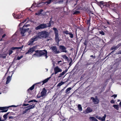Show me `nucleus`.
I'll return each mask as SVG.
<instances>
[{
	"instance_id": "b1692460",
	"label": "nucleus",
	"mask_w": 121,
	"mask_h": 121,
	"mask_svg": "<svg viewBox=\"0 0 121 121\" xmlns=\"http://www.w3.org/2000/svg\"><path fill=\"white\" fill-rule=\"evenodd\" d=\"M53 30L54 31L55 35H59V31L56 28L54 27L53 28Z\"/></svg>"
},
{
	"instance_id": "09e8293b",
	"label": "nucleus",
	"mask_w": 121,
	"mask_h": 121,
	"mask_svg": "<svg viewBox=\"0 0 121 121\" xmlns=\"http://www.w3.org/2000/svg\"><path fill=\"white\" fill-rule=\"evenodd\" d=\"M72 60L71 58V61L69 64V67H70L72 65Z\"/></svg>"
},
{
	"instance_id": "58836bf2",
	"label": "nucleus",
	"mask_w": 121,
	"mask_h": 121,
	"mask_svg": "<svg viewBox=\"0 0 121 121\" xmlns=\"http://www.w3.org/2000/svg\"><path fill=\"white\" fill-rule=\"evenodd\" d=\"M69 37L71 38H73V35L71 33L69 32Z\"/></svg>"
},
{
	"instance_id": "e2e57ef3",
	"label": "nucleus",
	"mask_w": 121,
	"mask_h": 121,
	"mask_svg": "<svg viewBox=\"0 0 121 121\" xmlns=\"http://www.w3.org/2000/svg\"><path fill=\"white\" fill-rule=\"evenodd\" d=\"M29 105V104H24V105L25 106H26L28 105Z\"/></svg>"
},
{
	"instance_id": "dca6fc26",
	"label": "nucleus",
	"mask_w": 121,
	"mask_h": 121,
	"mask_svg": "<svg viewBox=\"0 0 121 121\" xmlns=\"http://www.w3.org/2000/svg\"><path fill=\"white\" fill-rule=\"evenodd\" d=\"M51 78V77H49L48 78H47L45 79L43 81H41L37 83V84L41 83H42L43 82V84H42V85H43L44 84L47 82Z\"/></svg>"
},
{
	"instance_id": "c9c22d12",
	"label": "nucleus",
	"mask_w": 121,
	"mask_h": 121,
	"mask_svg": "<svg viewBox=\"0 0 121 121\" xmlns=\"http://www.w3.org/2000/svg\"><path fill=\"white\" fill-rule=\"evenodd\" d=\"M69 32H69L67 30H66L65 31H64L63 32V33L65 34H66L67 35V34H69Z\"/></svg>"
},
{
	"instance_id": "4c0bfd02",
	"label": "nucleus",
	"mask_w": 121,
	"mask_h": 121,
	"mask_svg": "<svg viewBox=\"0 0 121 121\" xmlns=\"http://www.w3.org/2000/svg\"><path fill=\"white\" fill-rule=\"evenodd\" d=\"M84 45L85 46V50L87 46V43H86V40L83 43Z\"/></svg>"
},
{
	"instance_id": "f704fd0d",
	"label": "nucleus",
	"mask_w": 121,
	"mask_h": 121,
	"mask_svg": "<svg viewBox=\"0 0 121 121\" xmlns=\"http://www.w3.org/2000/svg\"><path fill=\"white\" fill-rule=\"evenodd\" d=\"M35 85V84L33 85L32 86H31L29 89H28V90H33L34 88Z\"/></svg>"
},
{
	"instance_id": "3c124183",
	"label": "nucleus",
	"mask_w": 121,
	"mask_h": 121,
	"mask_svg": "<svg viewBox=\"0 0 121 121\" xmlns=\"http://www.w3.org/2000/svg\"><path fill=\"white\" fill-rule=\"evenodd\" d=\"M117 54H121V51H119L117 53Z\"/></svg>"
},
{
	"instance_id": "0e129e2a",
	"label": "nucleus",
	"mask_w": 121,
	"mask_h": 121,
	"mask_svg": "<svg viewBox=\"0 0 121 121\" xmlns=\"http://www.w3.org/2000/svg\"><path fill=\"white\" fill-rule=\"evenodd\" d=\"M10 68V67H9V68H8V70H7V73H6V74H7V72H8L9 71V69Z\"/></svg>"
},
{
	"instance_id": "338daca9",
	"label": "nucleus",
	"mask_w": 121,
	"mask_h": 121,
	"mask_svg": "<svg viewBox=\"0 0 121 121\" xmlns=\"http://www.w3.org/2000/svg\"><path fill=\"white\" fill-rule=\"evenodd\" d=\"M90 56L91 57H93L94 58L95 57V56H94L93 55H91Z\"/></svg>"
},
{
	"instance_id": "7c9ffc66",
	"label": "nucleus",
	"mask_w": 121,
	"mask_h": 121,
	"mask_svg": "<svg viewBox=\"0 0 121 121\" xmlns=\"http://www.w3.org/2000/svg\"><path fill=\"white\" fill-rule=\"evenodd\" d=\"M78 110L80 111H81L82 110V108L80 104H78Z\"/></svg>"
},
{
	"instance_id": "423d86ee",
	"label": "nucleus",
	"mask_w": 121,
	"mask_h": 121,
	"mask_svg": "<svg viewBox=\"0 0 121 121\" xmlns=\"http://www.w3.org/2000/svg\"><path fill=\"white\" fill-rule=\"evenodd\" d=\"M54 74H57L58 72H61L62 70L59 68L58 66L55 67L54 69Z\"/></svg>"
},
{
	"instance_id": "9d476101",
	"label": "nucleus",
	"mask_w": 121,
	"mask_h": 121,
	"mask_svg": "<svg viewBox=\"0 0 121 121\" xmlns=\"http://www.w3.org/2000/svg\"><path fill=\"white\" fill-rule=\"evenodd\" d=\"M51 49H52L53 52L55 54H58L60 53L59 51L57 49L56 46H52L51 48Z\"/></svg>"
},
{
	"instance_id": "e433bc0d",
	"label": "nucleus",
	"mask_w": 121,
	"mask_h": 121,
	"mask_svg": "<svg viewBox=\"0 0 121 121\" xmlns=\"http://www.w3.org/2000/svg\"><path fill=\"white\" fill-rule=\"evenodd\" d=\"M33 101H34V102H38V101H37L35 100H31L29 101L28 102V103H30V102H32Z\"/></svg>"
},
{
	"instance_id": "052dcab7",
	"label": "nucleus",
	"mask_w": 121,
	"mask_h": 121,
	"mask_svg": "<svg viewBox=\"0 0 121 121\" xmlns=\"http://www.w3.org/2000/svg\"><path fill=\"white\" fill-rule=\"evenodd\" d=\"M9 119H13V117L12 116H10L9 117Z\"/></svg>"
},
{
	"instance_id": "2eb2a0df",
	"label": "nucleus",
	"mask_w": 121,
	"mask_h": 121,
	"mask_svg": "<svg viewBox=\"0 0 121 121\" xmlns=\"http://www.w3.org/2000/svg\"><path fill=\"white\" fill-rule=\"evenodd\" d=\"M13 15L14 18H15L16 19H19L22 17V13H21L20 14L17 15L15 17V14L13 13Z\"/></svg>"
},
{
	"instance_id": "f03ea898",
	"label": "nucleus",
	"mask_w": 121,
	"mask_h": 121,
	"mask_svg": "<svg viewBox=\"0 0 121 121\" xmlns=\"http://www.w3.org/2000/svg\"><path fill=\"white\" fill-rule=\"evenodd\" d=\"M50 34V33L47 32L46 31H41L38 33V35H36L37 37L38 40L43 38H46L48 37Z\"/></svg>"
},
{
	"instance_id": "c03bdc74",
	"label": "nucleus",
	"mask_w": 121,
	"mask_h": 121,
	"mask_svg": "<svg viewBox=\"0 0 121 121\" xmlns=\"http://www.w3.org/2000/svg\"><path fill=\"white\" fill-rule=\"evenodd\" d=\"M99 34L102 35H104V32L103 31H101L99 32Z\"/></svg>"
},
{
	"instance_id": "774afa93",
	"label": "nucleus",
	"mask_w": 121,
	"mask_h": 121,
	"mask_svg": "<svg viewBox=\"0 0 121 121\" xmlns=\"http://www.w3.org/2000/svg\"><path fill=\"white\" fill-rule=\"evenodd\" d=\"M119 105H120V107H121V102H120V103H119Z\"/></svg>"
},
{
	"instance_id": "a878e982",
	"label": "nucleus",
	"mask_w": 121,
	"mask_h": 121,
	"mask_svg": "<svg viewBox=\"0 0 121 121\" xmlns=\"http://www.w3.org/2000/svg\"><path fill=\"white\" fill-rule=\"evenodd\" d=\"M91 121H98V120L95 117H90L89 118Z\"/></svg>"
},
{
	"instance_id": "603ef678",
	"label": "nucleus",
	"mask_w": 121,
	"mask_h": 121,
	"mask_svg": "<svg viewBox=\"0 0 121 121\" xmlns=\"http://www.w3.org/2000/svg\"><path fill=\"white\" fill-rule=\"evenodd\" d=\"M27 111H26V110H25V111H23L22 112V114H24V113H26V112H27Z\"/></svg>"
},
{
	"instance_id": "a211bd4d",
	"label": "nucleus",
	"mask_w": 121,
	"mask_h": 121,
	"mask_svg": "<svg viewBox=\"0 0 121 121\" xmlns=\"http://www.w3.org/2000/svg\"><path fill=\"white\" fill-rule=\"evenodd\" d=\"M59 35H55V39L56 41V42L57 43H58L60 41V39L59 38Z\"/></svg>"
},
{
	"instance_id": "cd10ccee",
	"label": "nucleus",
	"mask_w": 121,
	"mask_h": 121,
	"mask_svg": "<svg viewBox=\"0 0 121 121\" xmlns=\"http://www.w3.org/2000/svg\"><path fill=\"white\" fill-rule=\"evenodd\" d=\"M43 11L42 9H41L39 11H38V12L36 13L35 14L36 15H39L41 14L42 12Z\"/></svg>"
},
{
	"instance_id": "ddd939ff",
	"label": "nucleus",
	"mask_w": 121,
	"mask_h": 121,
	"mask_svg": "<svg viewBox=\"0 0 121 121\" xmlns=\"http://www.w3.org/2000/svg\"><path fill=\"white\" fill-rule=\"evenodd\" d=\"M36 47L35 46L30 48L28 51L26 53V54L31 53L35 50Z\"/></svg>"
},
{
	"instance_id": "69168bd1",
	"label": "nucleus",
	"mask_w": 121,
	"mask_h": 121,
	"mask_svg": "<svg viewBox=\"0 0 121 121\" xmlns=\"http://www.w3.org/2000/svg\"><path fill=\"white\" fill-rule=\"evenodd\" d=\"M99 117V116H96V117H95L97 118L98 119Z\"/></svg>"
},
{
	"instance_id": "5fc2aeb1",
	"label": "nucleus",
	"mask_w": 121,
	"mask_h": 121,
	"mask_svg": "<svg viewBox=\"0 0 121 121\" xmlns=\"http://www.w3.org/2000/svg\"><path fill=\"white\" fill-rule=\"evenodd\" d=\"M117 95H113L112 96V97H114V98H115L116 97H117Z\"/></svg>"
},
{
	"instance_id": "a19ab883",
	"label": "nucleus",
	"mask_w": 121,
	"mask_h": 121,
	"mask_svg": "<svg viewBox=\"0 0 121 121\" xmlns=\"http://www.w3.org/2000/svg\"><path fill=\"white\" fill-rule=\"evenodd\" d=\"M27 19H28V17H27L26 18V19H25L22 22L20 23V24H19V26H20L21 24L22 23H24L25 22H26V20H27Z\"/></svg>"
},
{
	"instance_id": "680f3d73",
	"label": "nucleus",
	"mask_w": 121,
	"mask_h": 121,
	"mask_svg": "<svg viewBox=\"0 0 121 121\" xmlns=\"http://www.w3.org/2000/svg\"><path fill=\"white\" fill-rule=\"evenodd\" d=\"M90 20H88L87 21V23L88 24V23H90Z\"/></svg>"
},
{
	"instance_id": "79ce46f5",
	"label": "nucleus",
	"mask_w": 121,
	"mask_h": 121,
	"mask_svg": "<svg viewBox=\"0 0 121 121\" xmlns=\"http://www.w3.org/2000/svg\"><path fill=\"white\" fill-rule=\"evenodd\" d=\"M80 12L79 11H75V12L74 13H73V14H77L79 13H80Z\"/></svg>"
},
{
	"instance_id": "13d9d810",
	"label": "nucleus",
	"mask_w": 121,
	"mask_h": 121,
	"mask_svg": "<svg viewBox=\"0 0 121 121\" xmlns=\"http://www.w3.org/2000/svg\"><path fill=\"white\" fill-rule=\"evenodd\" d=\"M0 121H4V120H2L1 116H0Z\"/></svg>"
},
{
	"instance_id": "49530a36",
	"label": "nucleus",
	"mask_w": 121,
	"mask_h": 121,
	"mask_svg": "<svg viewBox=\"0 0 121 121\" xmlns=\"http://www.w3.org/2000/svg\"><path fill=\"white\" fill-rule=\"evenodd\" d=\"M29 26V25H28V24H27V25H24L23 27H23V28H24L25 27H27L28 26Z\"/></svg>"
},
{
	"instance_id": "864d4df0",
	"label": "nucleus",
	"mask_w": 121,
	"mask_h": 121,
	"mask_svg": "<svg viewBox=\"0 0 121 121\" xmlns=\"http://www.w3.org/2000/svg\"><path fill=\"white\" fill-rule=\"evenodd\" d=\"M41 97H42V96H41V95L40 96H39L38 95H37V98H39Z\"/></svg>"
},
{
	"instance_id": "bf43d9fd",
	"label": "nucleus",
	"mask_w": 121,
	"mask_h": 121,
	"mask_svg": "<svg viewBox=\"0 0 121 121\" xmlns=\"http://www.w3.org/2000/svg\"><path fill=\"white\" fill-rule=\"evenodd\" d=\"M17 106H16L15 105H12L10 107H17Z\"/></svg>"
},
{
	"instance_id": "393cba45",
	"label": "nucleus",
	"mask_w": 121,
	"mask_h": 121,
	"mask_svg": "<svg viewBox=\"0 0 121 121\" xmlns=\"http://www.w3.org/2000/svg\"><path fill=\"white\" fill-rule=\"evenodd\" d=\"M9 112H8L6 114H5L3 116V117L4 118V119L3 120H4V121H5L7 119V116L9 114Z\"/></svg>"
},
{
	"instance_id": "4468645a",
	"label": "nucleus",
	"mask_w": 121,
	"mask_h": 121,
	"mask_svg": "<svg viewBox=\"0 0 121 121\" xmlns=\"http://www.w3.org/2000/svg\"><path fill=\"white\" fill-rule=\"evenodd\" d=\"M47 90L45 88H44L42 90V91L41 93V96L43 97L46 95Z\"/></svg>"
},
{
	"instance_id": "1a4fd4ad",
	"label": "nucleus",
	"mask_w": 121,
	"mask_h": 121,
	"mask_svg": "<svg viewBox=\"0 0 121 121\" xmlns=\"http://www.w3.org/2000/svg\"><path fill=\"white\" fill-rule=\"evenodd\" d=\"M29 29H25L22 27V29L21 30V33L22 36H25L24 35V33L26 31H28L29 30Z\"/></svg>"
},
{
	"instance_id": "6e6552de",
	"label": "nucleus",
	"mask_w": 121,
	"mask_h": 121,
	"mask_svg": "<svg viewBox=\"0 0 121 121\" xmlns=\"http://www.w3.org/2000/svg\"><path fill=\"white\" fill-rule=\"evenodd\" d=\"M9 107H0V112H6L8 110Z\"/></svg>"
},
{
	"instance_id": "de8ad7c7",
	"label": "nucleus",
	"mask_w": 121,
	"mask_h": 121,
	"mask_svg": "<svg viewBox=\"0 0 121 121\" xmlns=\"http://www.w3.org/2000/svg\"><path fill=\"white\" fill-rule=\"evenodd\" d=\"M121 46V43L119 44L116 46L118 48Z\"/></svg>"
},
{
	"instance_id": "f3484780",
	"label": "nucleus",
	"mask_w": 121,
	"mask_h": 121,
	"mask_svg": "<svg viewBox=\"0 0 121 121\" xmlns=\"http://www.w3.org/2000/svg\"><path fill=\"white\" fill-rule=\"evenodd\" d=\"M53 1L52 0H48L47 2H41L40 3H39L38 4H37L38 5L40 4H41L43 3V4H49L51 2Z\"/></svg>"
},
{
	"instance_id": "5701e85b",
	"label": "nucleus",
	"mask_w": 121,
	"mask_h": 121,
	"mask_svg": "<svg viewBox=\"0 0 121 121\" xmlns=\"http://www.w3.org/2000/svg\"><path fill=\"white\" fill-rule=\"evenodd\" d=\"M67 70H66L65 71H63L61 73H60L59 76L58 77V78H60L62 76L64 75L67 72Z\"/></svg>"
},
{
	"instance_id": "4be33fe9",
	"label": "nucleus",
	"mask_w": 121,
	"mask_h": 121,
	"mask_svg": "<svg viewBox=\"0 0 121 121\" xmlns=\"http://www.w3.org/2000/svg\"><path fill=\"white\" fill-rule=\"evenodd\" d=\"M23 46L20 47H13L11 48V49L12 50H14L16 49H20L22 50L23 48Z\"/></svg>"
},
{
	"instance_id": "bb28decb",
	"label": "nucleus",
	"mask_w": 121,
	"mask_h": 121,
	"mask_svg": "<svg viewBox=\"0 0 121 121\" xmlns=\"http://www.w3.org/2000/svg\"><path fill=\"white\" fill-rule=\"evenodd\" d=\"M35 105L34 104H33L32 105H29L27 106V108H28L30 109H33L35 108Z\"/></svg>"
},
{
	"instance_id": "7ed1b4c3",
	"label": "nucleus",
	"mask_w": 121,
	"mask_h": 121,
	"mask_svg": "<svg viewBox=\"0 0 121 121\" xmlns=\"http://www.w3.org/2000/svg\"><path fill=\"white\" fill-rule=\"evenodd\" d=\"M52 22L50 21L48 23L40 24L36 27L35 29L36 30H38L40 29H44L47 27H49L51 26Z\"/></svg>"
},
{
	"instance_id": "412c9836",
	"label": "nucleus",
	"mask_w": 121,
	"mask_h": 121,
	"mask_svg": "<svg viewBox=\"0 0 121 121\" xmlns=\"http://www.w3.org/2000/svg\"><path fill=\"white\" fill-rule=\"evenodd\" d=\"M61 56L65 60H67L68 61H70L69 59L65 55H62Z\"/></svg>"
},
{
	"instance_id": "a18cd8bd",
	"label": "nucleus",
	"mask_w": 121,
	"mask_h": 121,
	"mask_svg": "<svg viewBox=\"0 0 121 121\" xmlns=\"http://www.w3.org/2000/svg\"><path fill=\"white\" fill-rule=\"evenodd\" d=\"M36 3H34L31 6V8H32L33 7V6L34 7H35V6L36 5Z\"/></svg>"
},
{
	"instance_id": "37998d69",
	"label": "nucleus",
	"mask_w": 121,
	"mask_h": 121,
	"mask_svg": "<svg viewBox=\"0 0 121 121\" xmlns=\"http://www.w3.org/2000/svg\"><path fill=\"white\" fill-rule=\"evenodd\" d=\"M23 56V55H21L20 56H18L17 57V60H19L22 58Z\"/></svg>"
},
{
	"instance_id": "473e14b6",
	"label": "nucleus",
	"mask_w": 121,
	"mask_h": 121,
	"mask_svg": "<svg viewBox=\"0 0 121 121\" xmlns=\"http://www.w3.org/2000/svg\"><path fill=\"white\" fill-rule=\"evenodd\" d=\"M113 106V107H114V108H115L117 110H118L119 109L118 105L115 104Z\"/></svg>"
},
{
	"instance_id": "6ab92c4d",
	"label": "nucleus",
	"mask_w": 121,
	"mask_h": 121,
	"mask_svg": "<svg viewBox=\"0 0 121 121\" xmlns=\"http://www.w3.org/2000/svg\"><path fill=\"white\" fill-rule=\"evenodd\" d=\"M93 110L90 107H88L86 110V112L87 113H89L92 112Z\"/></svg>"
},
{
	"instance_id": "6e6d98bb",
	"label": "nucleus",
	"mask_w": 121,
	"mask_h": 121,
	"mask_svg": "<svg viewBox=\"0 0 121 121\" xmlns=\"http://www.w3.org/2000/svg\"><path fill=\"white\" fill-rule=\"evenodd\" d=\"M6 36V34H4L2 36V38H3L5 37Z\"/></svg>"
},
{
	"instance_id": "f257e3e1",
	"label": "nucleus",
	"mask_w": 121,
	"mask_h": 121,
	"mask_svg": "<svg viewBox=\"0 0 121 121\" xmlns=\"http://www.w3.org/2000/svg\"><path fill=\"white\" fill-rule=\"evenodd\" d=\"M35 52L36 53L34 54L33 55L36 57H40L41 56H44L45 57L46 59L48 58V52L45 50H37Z\"/></svg>"
},
{
	"instance_id": "c85d7f7f",
	"label": "nucleus",
	"mask_w": 121,
	"mask_h": 121,
	"mask_svg": "<svg viewBox=\"0 0 121 121\" xmlns=\"http://www.w3.org/2000/svg\"><path fill=\"white\" fill-rule=\"evenodd\" d=\"M117 49H118V48L117 47V46L113 47L111 48V49L112 50H114L113 51H112L110 53H112L114 51L116 50Z\"/></svg>"
},
{
	"instance_id": "8fccbe9b",
	"label": "nucleus",
	"mask_w": 121,
	"mask_h": 121,
	"mask_svg": "<svg viewBox=\"0 0 121 121\" xmlns=\"http://www.w3.org/2000/svg\"><path fill=\"white\" fill-rule=\"evenodd\" d=\"M110 103H111L114 104L115 103L114 101L113 100H111L110 101Z\"/></svg>"
},
{
	"instance_id": "f8f14e48",
	"label": "nucleus",
	"mask_w": 121,
	"mask_h": 121,
	"mask_svg": "<svg viewBox=\"0 0 121 121\" xmlns=\"http://www.w3.org/2000/svg\"><path fill=\"white\" fill-rule=\"evenodd\" d=\"M91 99L92 100V102L95 104H97L99 102V100L97 98H95L93 97H91Z\"/></svg>"
},
{
	"instance_id": "0eeeda50",
	"label": "nucleus",
	"mask_w": 121,
	"mask_h": 121,
	"mask_svg": "<svg viewBox=\"0 0 121 121\" xmlns=\"http://www.w3.org/2000/svg\"><path fill=\"white\" fill-rule=\"evenodd\" d=\"M9 73L10 74H11V75L10 76H9L7 77V81L6 83V84H8L10 81L11 79V77L13 74V71H12L10 72Z\"/></svg>"
},
{
	"instance_id": "20e7f679",
	"label": "nucleus",
	"mask_w": 121,
	"mask_h": 121,
	"mask_svg": "<svg viewBox=\"0 0 121 121\" xmlns=\"http://www.w3.org/2000/svg\"><path fill=\"white\" fill-rule=\"evenodd\" d=\"M38 37H36V36H34L29 41L27 44L29 45H31L32 44L34 41H36L38 40Z\"/></svg>"
},
{
	"instance_id": "aec40b11",
	"label": "nucleus",
	"mask_w": 121,
	"mask_h": 121,
	"mask_svg": "<svg viewBox=\"0 0 121 121\" xmlns=\"http://www.w3.org/2000/svg\"><path fill=\"white\" fill-rule=\"evenodd\" d=\"M106 117V114H105L104 116L103 117H99L98 119L99 120H101L102 121H104L105 120V118Z\"/></svg>"
},
{
	"instance_id": "9b49d317",
	"label": "nucleus",
	"mask_w": 121,
	"mask_h": 121,
	"mask_svg": "<svg viewBox=\"0 0 121 121\" xmlns=\"http://www.w3.org/2000/svg\"><path fill=\"white\" fill-rule=\"evenodd\" d=\"M59 48L61 52L65 53L67 52L66 48L65 46L63 45H60L59 46Z\"/></svg>"
},
{
	"instance_id": "ea45409f",
	"label": "nucleus",
	"mask_w": 121,
	"mask_h": 121,
	"mask_svg": "<svg viewBox=\"0 0 121 121\" xmlns=\"http://www.w3.org/2000/svg\"><path fill=\"white\" fill-rule=\"evenodd\" d=\"M13 51L12 50H10L9 51V56L10 55L13 53Z\"/></svg>"
},
{
	"instance_id": "72a5a7b5",
	"label": "nucleus",
	"mask_w": 121,
	"mask_h": 121,
	"mask_svg": "<svg viewBox=\"0 0 121 121\" xmlns=\"http://www.w3.org/2000/svg\"><path fill=\"white\" fill-rule=\"evenodd\" d=\"M71 88L70 87L68 88L65 91V92L66 93H67L69 91H70L71 89Z\"/></svg>"
},
{
	"instance_id": "2f4dec72",
	"label": "nucleus",
	"mask_w": 121,
	"mask_h": 121,
	"mask_svg": "<svg viewBox=\"0 0 121 121\" xmlns=\"http://www.w3.org/2000/svg\"><path fill=\"white\" fill-rule=\"evenodd\" d=\"M64 83V82H63L62 81L60 82L59 83L57 84V86L58 87H60Z\"/></svg>"
},
{
	"instance_id": "c756f323",
	"label": "nucleus",
	"mask_w": 121,
	"mask_h": 121,
	"mask_svg": "<svg viewBox=\"0 0 121 121\" xmlns=\"http://www.w3.org/2000/svg\"><path fill=\"white\" fill-rule=\"evenodd\" d=\"M115 4H116L115 3H111L110 6H113L114 7H116L118 6V4H116V5H115Z\"/></svg>"
},
{
	"instance_id": "39448f33",
	"label": "nucleus",
	"mask_w": 121,
	"mask_h": 121,
	"mask_svg": "<svg viewBox=\"0 0 121 121\" xmlns=\"http://www.w3.org/2000/svg\"><path fill=\"white\" fill-rule=\"evenodd\" d=\"M111 2L110 1L108 2H104L103 1H100L99 3V4L100 7H101L102 6L103 7L105 6L106 7H109L111 6Z\"/></svg>"
},
{
	"instance_id": "4d7b16f0",
	"label": "nucleus",
	"mask_w": 121,
	"mask_h": 121,
	"mask_svg": "<svg viewBox=\"0 0 121 121\" xmlns=\"http://www.w3.org/2000/svg\"><path fill=\"white\" fill-rule=\"evenodd\" d=\"M26 108V111L27 112L28 110H30V109L28 108H27V107Z\"/></svg>"
}]
</instances>
